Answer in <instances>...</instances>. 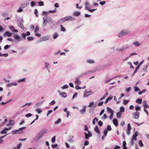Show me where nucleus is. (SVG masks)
<instances>
[{
  "label": "nucleus",
  "instance_id": "bf43d9fd",
  "mask_svg": "<svg viewBox=\"0 0 149 149\" xmlns=\"http://www.w3.org/2000/svg\"><path fill=\"white\" fill-rule=\"evenodd\" d=\"M31 5L32 7H33L35 5V3L34 1H32L31 3Z\"/></svg>",
  "mask_w": 149,
  "mask_h": 149
},
{
  "label": "nucleus",
  "instance_id": "3c124183",
  "mask_svg": "<svg viewBox=\"0 0 149 149\" xmlns=\"http://www.w3.org/2000/svg\"><path fill=\"white\" fill-rule=\"evenodd\" d=\"M52 147L53 148H55L58 146V145L57 144H53L52 145Z\"/></svg>",
  "mask_w": 149,
  "mask_h": 149
},
{
  "label": "nucleus",
  "instance_id": "393cba45",
  "mask_svg": "<svg viewBox=\"0 0 149 149\" xmlns=\"http://www.w3.org/2000/svg\"><path fill=\"white\" fill-rule=\"evenodd\" d=\"M133 44L136 47H139L141 45V43H139L138 42L136 41L133 43Z\"/></svg>",
  "mask_w": 149,
  "mask_h": 149
},
{
  "label": "nucleus",
  "instance_id": "5701e85b",
  "mask_svg": "<svg viewBox=\"0 0 149 149\" xmlns=\"http://www.w3.org/2000/svg\"><path fill=\"white\" fill-rule=\"evenodd\" d=\"M143 106L144 107L147 108L148 106V105L146 103V100L143 101Z\"/></svg>",
  "mask_w": 149,
  "mask_h": 149
},
{
  "label": "nucleus",
  "instance_id": "aec40b11",
  "mask_svg": "<svg viewBox=\"0 0 149 149\" xmlns=\"http://www.w3.org/2000/svg\"><path fill=\"white\" fill-rule=\"evenodd\" d=\"M43 102V101H40L36 103L35 106L36 107H38Z\"/></svg>",
  "mask_w": 149,
  "mask_h": 149
},
{
  "label": "nucleus",
  "instance_id": "c03bdc74",
  "mask_svg": "<svg viewBox=\"0 0 149 149\" xmlns=\"http://www.w3.org/2000/svg\"><path fill=\"white\" fill-rule=\"evenodd\" d=\"M131 129V127L130 124L129 123L127 125V130H130Z\"/></svg>",
  "mask_w": 149,
  "mask_h": 149
},
{
  "label": "nucleus",
  "instance_id": "de8ad7c7",
  "mask_svg": "<svg viewBox=\"0 0 149 149\" xmlns=\"http://www.w3.org/2000/svg\"><path fill=\"white\" fill-rule=\"evenodd\" d=\"M56 12V9H55L52 10H49V13H55Z\"/></svg>",
  "mask_w": 149,
  "mask_h": 149
},
{
  "label": "nucleus",
  "instance_id": "774afa93",
  "mask_svg": "<svg viewBox=\"0 0 149 149\" xmlns=\"http://www.w3.org/2000/svg\"><path fill=\"white\" fill-rule=\"evenodd\" d=\"M48 13V12H46L45 11H43L42 12V15H47Z\"/></svg>",
  "mask_w": 149,
  "mask_h": 149
},
{
  "label": "nucleus",
  "instance_id": "412c9836",
  "mask_svg": "<svg viewBox=\"0 0 149 149\" xmlns=\"http://www.w3.org/2000/svg\"><path fill=\"white\" fill-rule=\"evenodd\" d=\"M10 29L11 30V31L13 32H18V31L17 30L14 29V27L13 26H12L10 27Z\"/></svg>",
  "mask_w": 149,
  "mask_h": 149
},
{
  "label": "nucleus",
  "instance_id": "13d9d810",
  "mask_svg": "<svg viewBox=\"0 0 149 149\" xmlns=\"http://www.w3.org/2000/svg\"><path fill=\"white\" fill-rule=\"evenodd\" d=\"M103 118L104 119H107L108 118V116L106 114L104 113V114Z\"/></svg>",
  "mask_w": 149,
  "mask_h": 149
},
{
  "label": "nucleus",
  "instance_id": "ea45409f",
  "mask_svg": "<svg viewBox=\"0 0 149 149\" xmlns=\"http://www.w3.org/2000/svg\"><path fill=\"white\" fill-rule=\"evenodd\" d=\"M32 115V114L31 113H28L26 114L25 115V116L27 118L31 117Z\"/></svg>",
  "mask_w": 149,
  "mask_h": 149
},
{
  "label": "nucleus",
  "instance_id": "6ab92c4d",
  "mask_svg": "<svg viewBox=\"0 0 149 149\" xmlns=\"http://www.w3.org/2000/svg\"><path fill=\"white\" fill-rule=\"evenodd\" d=\"M122 115V113L121 112L118 111L116 113V116L118 118H119L121 117Z\"/></svg>",
  "mask_w": 149,
  "mask_h": 149
},
{
  "label": "nucleus",
  "instance_id": "9b49d317",
  "mask_svg": "<svg viewBox=\"0 0 149 149\" xmlns=\"http://www.w3.org/2000/svg\"><path fill=\"white\" fill-rule=\"evenodd\" d=\"M58 92L59 95L62 97L65 98L67 97V95L66 93L65 92H61L59 91H58Z\"/></svg>",
  "mask_w": 149,
  "mask_h": 149
},
{
  "label": "nucleus",
  "instance_id": "f8f14e48",
  "mask_svg": "<svg viewBox=\"0 0 149 149\" xmlns=\"http://www.w3.org/2000/svg\"><path fill=\"white\" fill-rule=\"evenodd\" d=\"M44 131H43V132H40L38 134L37 136L36 137V138H38L37 139L38 140L41 137L43 136L44 134Z\"/></svg>",
  "mask_w": 149,
  "mask_h": 149
},
{
  "label": "nucleus",
  "instance_id": "e2e57ef3",
  "mask_svg": "<svg viewBox=\"0 0 149 149\" xmlns=\"http://www.w3.org/2000/svg\"><path fill=\"white\" fill-rule=\"evenodd\" d=\"M38 11L37 9H35L34 12V14L36 15V16L37 17H38Z\"/></svg>",
  "mask_w": 149,
  "mask_h": 149
},
{
  "label": "nucleus",
  "instance_id": "72a5a7b5",
  "mask_svg": "<svg viewBox=\"0 0 149 149\" xmlns=\"http://www.w3.org/2000/svg\"><path fill=\"white\" fill-rule=\"evenodd\" d=\"M141 107L137 106L135 107V110L136 111H140L141 110Z\"/></svg>",
  "mask_w": 149,
  "mask_h": 149
},
{
  "label": "nucleus",
  "instance_id": "6e6552de",
  "mask_svg": "<svg viewBox=\"0 0 149 149\" xmlns=\"http://www.w3.org/2000/svg\"><path fill=\"white\" fill-rule=\"evenodd\" d=\"M87 132L85 133V139H88L89 137H91L92 136V134L90 131H87Z\"/></svg>",
  "mask_w": 149,
  "mask_h": 149
},
{
  "label": "nucleus",
  "instance_id": "4d7b16f0",
  "mask_svg": "<svg viewBox=\"0 0 149 149\" xmlns=\"http://www.w3.org/2000/svg\"><path fill=\"white\" fill-rule=\"evenodd\" d=\"M129 102V100H124L123 101V104L124 105L127 104Z\"/></svg>",
  "mask_w": 149,
  "mask_h": 149
},
{
  "label": "nucleus",
  "instance_id": "473e14b6",
  "mask_svg": "<svg viewBox=\"0 0 149 149\" xmlns=\"http://www.w3.org/2000/svg\"><path fill=\"white\" fill-rule=\"evenodd\" d=\"M68 85L66 84L64 85L63 86L61 87V88L63 89H65L67 88L68 87Z\"/></svg>",
  "mask_w": 149,
  "mask_h": 149
},
{
  "label": "nucleus",
  "instance_id": "c85d7f7f",
  "mask_svg": "<svg viewBox=\"0 0 149 149\" xmlns=\"http://www.w3.org/2000/svg\"><path fill=\"white\" fill-rule=\"evenodd\" d=\"M142 102V100L140 99H137L136 101V103H139V104H141Z\"/></svg>",
  "mask_w": 149,
  "mask_h": 149
},
{
  "label": "nucleus",
  "instance_id": "a878e982",
  "mask_svg": "<svg viewBox=\"0 0 149 149\" xmlns=\"http://www.w3.org/2000/svg\"><path fill=\"white\" fill-rule=\"evenodd\" d=\"M91 71H88L86 72H84V73L81 74L80 75V76L79 77H81V76H84V75L87 74L88 73H91Z\"/></svg>",
  "mask_w": 149,
  "mask_h": 149
},
{
  "label": "nucleus",
  "instance_id": "c756f323",
  "mask_svg": "<svg viewBox=\"0 0 149 149\" xmlns=\"http://www.w3.org/2000/svg\"><path fill=\"white\" fill-rule=\"evenodd\" d=\"M27 4H21L20 6L19 7L22 9H23L26 7L27 6Z\"/></svg>",
  "mask_w": 149,
  "mask_h": 149
},
{
  "label": "nucleus",
  "instance_id": "f257e3e1",
  "mask_svg": "<svg viewBox=\"0 0 149 149\" xmlns=\"http://www.w3.org/2000/svg\"><path fill=\"white\" fill-rule=\"evenodd\" d=\"M43 25L45 26L48 21L51 22L52 23H53V20L51 17L47 16H45L43 18Z\"/></svg>",
  "mask_w": 149,
  "mask_h": 149
},
{
  "label": "nucleus",
  "instance_id": "0e129e2a",
  "mask_svg": "<svg viewBox=\"0 0 149 149\" xmlns=\"http://www.w3.org/2000/svg\"><path fill=\"white\" fill-rule=\"evenodd\" d=\"M10 47V45H7L4 46V49H8L9 47Z\"/></svg>",
  "mask_w": 149,
  "mask_h": 149
},
{
  "label": "nucleus",
  "instance_id": "2eb2a0df",
  "mask_svg": "<svg viewBox=\"0 0 149 149\" xmlns=\"http://www.w3.org/2000/svg\"><path fill=\"white\" fill-rule=\"evenodd\" d=\"M12 35V33L8 31L6 32L4 34V36H7L8 37H11Z\"/></svg>",
  "mask_w": 149,
  "mask_h": 149
},
{
  "label": "nucleus",
  "instance_id": "ddd939ff",
  "mask_svg": "<svg viewBox=\"0 0 149 149\" xmlns=\"http://www.w3.org/2000/svg\"><path fill=\"white\" fill-rule=\"evenodd\" d=\"M138 131H136L135 132V133L133 135V136L132 137V140H135V141H136V137L138 136Z\"/></svg>",
  "mask_w": 149,
  "mask_h": 149
},
{
  "label": "nucleus",
  "instance_id": "0eeeda50",
  "mask_svg": "<svg viewBox=\"0 0 149 149\" xmlns=\"http://www.w3.org/2000/svg\"><path fill=\"white\" fill-rule=\"evenodd\" d=\"M49 38L48 36H46L41 38L40 40L38 41V42H40L42 41H46L48 40Z\"/></svg>",
  "mask_w": 149,
  "mask_h": 149
},
{
  "label": "nucleus",
  "instance_id": "423d86ee",
  "mask_svg": "<svg viewBox=\"0 0 149 149\" xmlns=\"http://www.w3.org/2000/svg\"><path fill=\"white\" fill-rule=\"evenodd\" d=\"M139 112L136 111L133 113L132 116L134 118L136 119H138L139 118Z\"/></svg>",
  "mask_w": 149,
  "mask_h": 149
},
{
  "label": "nucleus",
  "instance_id": "6e6d98bb",
  "mask_svg": "<svg viewBox=\"0 0 149 149\" xmlns=\"http://www.w3.org/2000/svg\"><path fill=\"white\" fill-rule=\"evenodd\" d=\"M126 49L125 48H120V49H118L117 50V51H124L125 49Z\"/></svg>",
  "mask_w": 149,
  "mask_h": 149
},
{
  "label": "nucleus",
  "instance_id": "7c9ffc66",
  "mask_svg": "<svg viewBox=\"0 0 149 149\" xmlns=\"http://www.w3.org/2000/svg\"><path fill=\"white\" fill-rule=\"evenodd\" d=\"M125 111V108L123 106H122L120 107V112H121V113L124 112Z\"/></svg>",
  "mask_w": 149,
  "mask_h": 149
},
{
  "label": "nucleus",
  "instance_id": "79ce46f5",
  "mask_svg": "<svg viewBox=\"0 0 149 149\" xmlns=\"http://www.w3.org/2000/svg\"><path fill=\"white\" fill-rule=\"evenodd\" d=\"M137 54L136 53H135V52H134V53H131L130 54V55L127 58V59L129 57H130V56H133V55H136Z\"/></svg>",
  "mask_w": 149,
  "mask_h": 149
},
{
  "label": "nucleus",
  "instance_id": "4c0bfd02",
  "mask_svg": "<svg viewBox=\"0 0 149 149\" xmlns=\"http://www.w3.org/2000/svg\"><path fill=\"white\" fill-rule=\"evenodd\" d=\"M139 144L140 147H143V144L141 141V140H140L139 141Z\"/></svg>",
  "mask_w": 149,
  "mask_h": 149
},
{
  "label": "nucleus",
  "instance_id": "4be33fe9",
  "mask_svg": "<svg viewBox=\"0 0 149 149\" xmlns=\"http://www.w3.org/2000/svg\"><path fill=\"white\" fill-rule=\"evenodd\" d=\"M38 113H40L42 112L41 109L40 108H36L35 110Z\"/></svg>",
  "mask_w": 149,
  "mask_h": 149
},
{
  "label": "nucleus",
  "instance_id": "a211bd4d",
  "mask_svg": "<svg viewBox=\"0 0 149 149\" xmlns=\"http://www.w3.org/2000/svg\"><path fill=\"white\" fill-rule=\"evenodd\" d=\"M113 124L116 126H117L118 125V120L117 119H113Z\"/></svg>",
  "mask_w": 149,
  "mask_h": 149
},
{
  "label": "nucleus",
  "instance_id": "c9c22d12",
  "mask_svg": "<svg viewBox=\"0 0 149 149\" xmlns=\"http://www.w3.org/2000/svg\"><path fill=\"white\" fill-rule=\"evenodd\" d=\"M27 39L29 41H30L32 40H33L34 38L32 36H29L27 37Z\"/></svg>",
  "mask_w": 149,
  "mask_h": 149
},
{
  "label": "nucleus",
  "instance_id": "09e8293b",
  "mask_svg": "<svg viewBox=\"0 0 149 149\" xmlns=\"http://www.w3.org/2000/svg\"><path fill=\"white\" fill-rule=\"evenodd\" d=\"M131 88L130 87L127 88L125 90L127 93H128L131 90Z\"/></svg>",
  "mask_w": 149,
  "mask_h": 149
},
{
  "label": "nucleus",
  "instance_id": "f03ea898",
  "mask_svg": "<svg viewBox=\"0 0 149 149\" xmlns=\"http://www.w3.org/2000/svg\"><path fill=\"white\" fill-rule=\"evenodd\" d=\"M74 19H73L71 16H68L62 18L59 20V21L61 22H62L65 21L74 20Z\"/></svg>",
  "mask_w": 149,
  "mask_h": 149
},
{
  "label": "nucleus",
  "instance_id": "680f3d73",
  "mask_svg": "<svg viewBox=\"0 0 149 149\" xmlns=\"http://www.w3.org/2000/svg\"><path fill=\"white\" fill-rule=\"evenodd\" d=\"M55 139H56V136H54L52 139V143H54L55 141Z\"/></svg>",
  "mask_w": 149,
  "mask_h": 149
},
{
  "label": "nucleus",
  "instance_id": "5fc2aeb1",
  "mask_svg": "<svg viewBox=\"0 0 149 149\" xmlns=\"http://www.w3.org/2000/svg\"><path fill=\"white\" fill-rule=\"evenodd\" d=\"M45 68H47L49 66V65L48 63L46 62L45 63Z\"/></svg>",
  "mask_w": 149,
  "mask_h": 149
},
{
  "label": "nucleus",
  "instance_id": "f3484780",
  "mask_svg": "<svg viewBox=\"0 0 149 149\" xmlns=\"http://www.w3.org/2000/svg\"><path fill=\"white\" fill-rule=\"evenodd\" d=\"M90 4L87 1L85 2V6L86 10H88L89 9V8L90 7Z\"/></svg>",
  "mask_w": 149,
  "mask_h": 149
},
{
  "label": "nucleus",
  "instance_id": "58836bf2",
  "mask_svg": "<svg viewBox=\"0 0 149 149\" xmlns=\"http://www.w3.org/2000/svg\"><path fill=\"white\" fill-rule=\"evenodd\" d=\"M61 121V118H59L55 122V124H56L60 123Z\"/></svg>",
  "mask_w": 149,
  "mask_h": 149
},
{
  "label": "nucleus",
  "instance_id": "2f4dec72",
  "mask_svg": "<svg viewBox=\"0 0 149 149\" xmlns=\"http://www.w3.org/2000/svg\"><path fill=\"white\" fill-rule=\"evenodd\" d=\"M38 5L39 6H44V2L42 1H40L38 2Z\"/></svg>",
  "mask_w": 149,
  "mask_h": 149
},
{
  "label": "nucleus",
  "instance_id": "f704fd0d",
  "mask_svg": "<svg viewBox=\"0 0 149 149\" xmlns=\"http://www.w3.org/2000/svg\"><path fill=\"white\" fill-rule=\"evenodd\" d=\"M25 78H23L22 79H20L18 80V82H24L25 81Z\"/></svg>",
  "mask_w": 149,
  "mask_h": 149
},
{
  "label": "nucleus",
  "instance_id": "4468645a",
  "mask_svg": "<svg viewBox=\"0 0 149 149\" xmlns=\"http://www.w3.org/2000/svg\"><path fill=\"white\" fill-rule=\"evenodd\" d=\"M17 85V83L16 82H12L8 84L7 85V86L8 87H11L13 86H16Z\"/></svg>",
  "mask_w": 149,
  "mask_h": 149
},
{
  "label": "nucleus",
  "instance_id": "b1692460",
  "mask_svg": "<svg viewBox=\"0 0 149 149\" xmlns=\"http://www.w3.org/2000/svg\"><path fill=\"white\" fill-rule=\"evenodd\" d=\"M107 111L110 113H113V111L111 108L109 107H107Z\"/></svg>",
  "mask_w": 149,
  "mask_h": 149
},
{
  "label": "nucleus",
  "instance_id": "7ed1b4c3",
  "mask_svg": "<svg viewBox=\"0 0 149 149\" xmlns=\"http://www.w3.org/2000/svg\"><path fill=\"white\" fill-rule=\"evenodd\" d=\"M130 33V31H129L123 30L120 32L118 35L119 37L123 36L125 35L128 34Z\"/></svg>",
  "mask_w": 149,
  "mask_h": 149
},
{
  "label": "nucleus",
  "instance_id": "864d4df0",
  "mask_svg": "<svg viewBox=\"0 0 149 149\" xmlns=\"http://www.w3.org/2000/svg\"><path fill=\"white\" fill-rule=\"evenodd\" d=\"M56 102L54 100H53L51 102H50L49 104L50 105H54L55 103Z\"/></svg>",
  "mask_w": 149,
  "mask_h": 149
},
{
  "label": "nucleus",
  "instance_id": "20e7f679",
  "mask_svg": "<svg viewBox=\"0 0 149 149\" xmlns=\"http://www.w3.org/2000/svg\"><path fill=\"white\" fill-rule=\"evenodd\" d=\"M13 37L14 40L16 42H18L22 40L21 38L16 34L14 35Z\"/></svg>",
  "mask_w": 149,
  "mask_h": 149
},
{
  "label": "nucleus",
  "instance_id": "bb28decb",
  "mask_svg": "<svg viewBox=\"0 0 149 149\" xmlns=\"http://www.w3.org/2000/svg\"><path fill=\"white\" fill-rule=\"evenodd\" d=\"M98 119L96 118H95L93 120V125H95V123L96 122H97L98 121Z\"/></svg>",
  "mask_w": 149,
  "mask_h": 149
},
{
  "label": "nucleus",
  "instance_id": "69168bd1",
  "mask_svg": "<svg viewBox=\"0 0 149 149\" xmlns=\"http://www.w3.org/2000/svg\"><path fill=\"white\" fill-rule=\"evenodd\" d=\"M89 144V142L88 141L86 140V141H85L84 142V145L85 146H87Z\"/></svg>",
  "mask_w": 149,
  "mask_h": 149
},
{
  "label": "nucleus",
  "instance_id": "338daca9",
  "mask_svg": "<svg viewBox=\"0 0 149 149\" xmlns=\"http://www.w3.org/2000/svg\"><path fill=\"white\" fill-rule=\"evenodd\" d=\"M39 30V27L37 26H36L35 28L34 32L35 33L37 31H38Z\"/></svg>",
  "mask_w": 149,
  "mask_h": 149
},
{
  "label": "nucleus",
  "instance_id": "dca6fc26",
  "mask_svg": "<svg viewBox=\"0 0 149 149\" xmlns=\"http://www.w3.org/2000/svg\"><path fill=\"white\" fill-rule=\"evenodd\" d=\"M86 107H84L83 109L80 110V113L82 114H83L85 113L86 111Z\"/></svg>",
  "mask_w": 149,
  "mask_h": 149
},
{
  "label": "nucleus",
  "instance_id": "cd10ccee",
  "mask_svg": "<svg viewBox=\"0 0 149 149\" xmlns=\"http://www.w3.org/2000/svg\"><path fill=\"white\" fill-rule=\"evenodd\" d=\"M80 13L79 12L75 11L74 12V15L75 16H78L80 15Z\"/></svg>",
  "mask_w": 149,
  "mask_h": 149
},
{
  "label": "nucleus",
  "instance_id": "37998d69",
  "mask_svg": "<svg viewBox=\"0 0 149 149\" xmlns=\"http://www.w3.org/2000/svg\"><path fill=\"white\" fill-rule=\"evenodd\" d=\"M134 88L135 91H138L140 90L139 88L137 86H134Z\"/></svg>",
  "mask_w": 149,
  "mask_h": 149
},
{
  "label": "nucleus",
  "instance_id": "e433bc0d",
  "mask_svg": "<svg viewBox=\"0 0 149 149\" xmlns=\"http://www.w3.org/2000/svg\"><path fill=\"white\" fill-rule=\"evenodd\" d=\"M14 124V121L12 120H10L9 122V124L8 126V125H11Z\"/></svg>",
  "mask_w": 149,
  "mask_h": 149
},
{
  "label": "nucleus",
  "instance_id": "a19ab883",
  "mask_svg": "<svg viewBox=\"0 0 149 149\" xmlns=\"http://www.w3.org/2000/svg\"><path fill=\"white\" fill-rule=\"evenodd\" d=\"M26 33H23L22 34V36L24 39L26 38Z\"/></svg>",
  "mask_w": 149,
  "mask_h": 149
},
{
  "label": "nucleus",
  "instance_id": "052dcab7",
  "mask_svg": "<svg viewBox=\"0 0 149 149\" xmlns=\"http://www.w3.org/2000/svg\"><path fill=\"white\" fill-rule=\"evenodd\" d=\"M100 4L102 5H103L104 4H105L106 3V1H100L99 2Z\"/></svg>",
  "mask_w": 149,
  "mask_h": 149
},
{
  "label": "nucleus",
  "instance_id": "8fccbe9b",
  "mask_svg": "<svg viewBox=\"0 0 149 149\" xmlns=\"http://www.w3.org/2000/svg\"><path fill=\"white\" fill-rule=\"evenodd\" d=\"M58 36V35L57 33H54L53 36V38L54 39H56Z\"/></svg>",
  "mask_w": 149,
  "mask_h": 149
},
{
  "label": "nucleus",
  "instance_id": "49530a36",
  "mask_svg": "<svg viewBox=\"0 0 149 149\" xmlns=\"http://www.w3.org/2000/svg\"><path fill=\"white\" fill-rule=\"evenodd\" d=\"M98 124L100 126H102L103 125V123L100 120L98 122Z\"/></svg>",
  "mask_w": 149,
  "mask_h": 149
},
{
  "label": "nucleus",
  "instance_id": "39448f33",
  "mask_svg": "<svg viewBox=\"0 0 149 149\" xmlns=\"http://www.w3.org/2000/svg\"><path fill=\"white\" fill-rule=\"evenodd\" d=\"M92 94L93 93L91 91H88L86 90L84 92L83 97L84 98L87 97Z\"/></svg>",
  "mask_w": 149,
  "mask_h": 149
},
{
  "label": "nucleus",
  "instance_id": "a18cd8bd",
  "mask_svg": "<svg viewBox=\"0 0 149 149\" xmlns=\"http://www.w3.org/2000/svg\"><path fill=\"white\" fill-rule=\"evenodd\" d=\"M88 63H94V62L93 60H89L87 61Z\"/></svg>",
  "mask_w": 149,
  "mask_h": 149
},
{
  "label": "nucleus",
  "instance_id": "9d476101",
  "mask_svg": "<svg viewBox=\"0 0 149 149\" xmlns=\"http://www.w3.org/2000/svg\"><path fill=\"white\" fill-rule=\"evenodd\" d=\"M74 83L77 85H80L81 84V82L80 80L79 79V77H76L75 78Z\"/></svg>",
  "mask_w": 149,
  "mask_h": 149
},
{
  "label": "nucleus",
  "instance_id": "603ef678",
  "mask_svg": "<svg viewBox=\"0 0 149 149\" xmlns=\"http://www.w3.org/2000/svg\"><path fill=\"white\" fill-rule=\"evenodd\" d=\"M23 11L22 9L19 7V9L17 10V12L18 13H21Z\"/></svg>",
  "mask_w": 149,
  "mask_h": 149
},
{
  "label": "nucleus",
  "instance_id": "1a4fd4ad",
  "mask_svg": "<svg viewBox=\"0 0 149 149\" xmlns=\"http://www.w3.org/2000/svg\"><path fill=\"white\" fill-rule=\"evenodd\" d=\"M19 22H21L22 23H20L18 25L19 27H20L22 30H24V27L23 25V23L24 22L23 19L22 18H20L19 19Z\"/></svg>",
  "mask_w": 149,
  "mask_h": 149
}]
</instances>
